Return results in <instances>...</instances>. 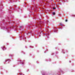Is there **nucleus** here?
Returning a JSON list of instances; mask_svg holds the SVG:
<instances>
[{
    "label": "nucleus",
    "mask_w": 75,
    "mask_h": 75,
    "mask_svg": "<svg viewBox=\"0 0 75 75\" xmlns=\"http://www.w3.org/2000/svg\"><path fill=\"white\" fill-rule=\"evenodd\" d=\"M20 28H22L23 27V26H21L19 27Z\"/></svg>",
    "instance_id": "423d86ee"
},
{
    "label": "nucleus",
    "mask_w": 75,
    "mask_h": 75,
    "mask_svg": "<svg viewBox=\"0 0 75 75\" xmlns=\"http://www.w3.org/2000/svg\"><path fill=\"white\" fill-rule=\"evenodd\" d=\"M5 62H6V61H5Z\"/></svg>",
    "instance_id": "6e6552de"
},
{
    "label": "nucleus",
    "mask_w": 75,
    "mask_h": 75,
    "mask_svg": "<svg viewBox=\"0 0 75 75\" xmlns=\"http://www.w3.org/2000/svg\"><path fill=\"white\" fill-rule=\"evenodd\" d=\"M60 25L61 26H63V24H62V23H60Z\"/></svg>",
    "instance_id": "f03ea898"
},
{
    "label": "nucleus",
    "mask_w": 75,
    "mask_h": 75,
    "mask_svg": "<svg viewBox=\"0 0 75 75\" xmlns=\"http://www.w3.org/2000/svg\"><path fill=\"white\" fill-rule=\"evenodd\" d=\"M67 21H68V20L67 19L66 20L65 22H67Z\"/></svg>",
    "instance_id": "39448f33"
},
{
    "label": "nucleus",
    "mask_w": 75,
    "mask_h": 75,
    "mask_svg": "<svg viewBox=\"0 0 75 75\" xmlns=\"http://www.w3.org/2000/svg\"><path fill=\"white\" fill-rule=\"evenodd\" d=\"M52 14H53V15L54 16V15H55V12H53Z\"/></svg>",
    "instance_id": "f257e3e1"
},
{
    "label": "nucleus",
    "mask_w": 75,
    "mask_h": 75,
    "mask_svg": "<svg viewBox=\"0 0 75 75\" xmlns=\"http://www.w3.org/2000/svg\"><path fill=\"white\" fill-rule=\"evenodd\" d=\"M53 9H54V10H55V9H56V8H53Z\"/></svg>",
    "instance_id": "20e7f679"
},
{
    "label": "nucleus",
    "mask_w": 75,
    "mask_h": 75,
    "mask_svg": "<svg viewBox=\"0 0 75 75\" xmlns=\"http://www.w3.org/2000/svg\"><path fill=\"white\" fill-rule=\"evenodd\" d=\"M47 22H48V21H47Z\"/></svg>",
    "instance_id": "0eeeda50"
},
{
    "label": "nucleus",
    "mask_w": 75,
    "mask_h": 75,
    "mask_svg": "<svg viewBox=\"0 0 75 75\" xmlns=\"http://www.w3.org/2000/svg\"><path fill=\"white\" fill-rule=\"evenodd\" d=\"M5 47H2V48H3V50H5Z\"/></svg>",
    "instance_id": "7ed1b4c3"
}]
</instances>
